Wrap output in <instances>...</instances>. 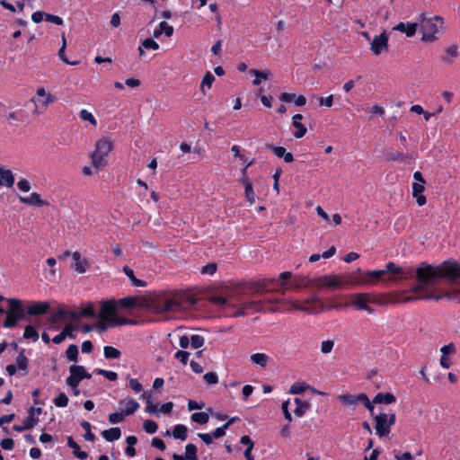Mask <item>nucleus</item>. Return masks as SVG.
<instances>
[{
	"instance_id": "nucleus-1",
	"label": "nucleus",
	"mask_w": 460,
	"mask_h": 460,
	"mask_svg": "<svg viewBox=\"0 0 460 460\" xmlns=\"http://www.w3.org/2000/svg\"><path fill=\"white\" fill-rule=\"evenodd\" d=\"M440 279H446L451 282L460 279V263L456 260H447L439 265L434 266L427 262H421L416 268V279L418 285L410 290L411 295L403 298L404 302L411 300H435L439 301L444 297L452 298L449 293H438L435 288L436 282Z\"/></svg>"
},
{
	"instance_id": "nucleus-2",
	"label": "nucleus",
	"mask_w": 460,
	"mask_h": 460,
	"mask_svg": "<svg viewBox=\"0 0 460 460\" xmlns=\"http://www.w3.org/2000/svg\"><path fill=\"white\" fill-rule=\"evenodd\" d=\"M384 276V271H363L361 269L344 274H330L314 278L309 285L332 290L345 289L354 286H374Z\"/></svg>"
},
{
	"instance_id": "nucleus-3",
	"label": "nucleus",
	"mask_w": 460,
	"mask_h": 460,
	"mask_svg": "<svg viewBox=\"0 0 460 460\" xmlns=\"http://www.w3.org/2000/svg\"><path fill=\"white\" fill-rule=\"evenodd\" d=\"M141 306L155 314L179 313L184 308L180 299L165 292L145 300Z\"/></svg>"
},
{
	"instance_id": "nucleus-4",
	"label": "nucleus",
	"mask_w": 460,
	"mask_h": 460,
	"mask_svg": "<svg viewBox=\"0 0 460 460\" xmlns=\"http://www.w3.org/2000/svg\"><path fill=\"white\" fill-rule=\"evenodd\" d=\"M237 289L238 292L243 295H255L266 292H277L281 294L279 281L275 278H264L243 282L238 286Z\"/></svg>"
},
{
	"instance_id": "nucleus-5",
	"label": "nucleus",
	"mask_w": 460,
	"mask_h": 460,
	"mask_svg": "<svg viewBox=\"0 0 460 460\" xmlns=\"http://www.w3.org/2000/svg\"><path fill=\"white\" fill-rule=\"evenodd\" d=\"M350 305L358 311H365L369 314H375L376 311L370 305H381L385 304L383 295L374 292H361L350 295Z\"/></svg>"
},
{
	"instance_id": "nucleus-6",
	"label": "nucleus",
	"mask_w": 460,
	"mask_h": 460,
	"mask_svg": "<svg viewBox=\"0 0 460 460\" xmlns=\"http://www.w3.org/2000/svg\"><path fill=\"white\" fill-rule=\"evenodd\" d=\"M420 23V30L423 32L421 40L425 42H432L437 40L436 33H438L443 27L444 19L439 15L426 19L424 14H421Z\"/></svg>"
},
{
	"instance_id": "nucleus-7",
	"label": "nucleus",
	"mask_w": 460,
	"mask_h": 460,
	"mask_svg": "<svg viewBox=\"0 0 460 460\" xmlns=\"http://www.w3.org/2000/svg\"><path fill=\"white\" fill-rule=\"evenodd\" d=\"M112 148L113 143L107 137H102L96 142L95 150L91 155V160L97 171L106 165V157Z\"/></svg>"
},
{
	"instance_id": "nucleus-8",
	"label": "nucleus",
	"mask_w": 460,
	"mask_h": 460,
	"mask_svg": "<svg viewBox=\"0 0 460 460\" xmlns=\"http://www.w3.org/2000/svg\"><path fill=\"white\" fill-rule=\"evenodd\" d=\"M7 303L9 307L3 326L4 328H13L18 321L24 318L25 311L22 300L18 298H8Z\"/></svg>"
},
{
	"instance_id": "nucleus-9",
	"label": "nucleus",
	"mask_w": 460,
	"mask_h": 460,
	"mask_svg": "<svg viewBox=\"0 0 460 460\" xmlns=\"http://www.w3.org/2000/svg\"><path fill=\"white\" fill-rule=\"evenodd\" d=\"M271 310L270 302L264 303L261 300L243 301L240 307L234 311V316H243L256 312H265Z\"/></svg>"
},
{
	"instance_id": "nucleus-10",
	"label": "nucleus",
	"mask_w": 460,
	"mask_h": 460,
	"mask_svg": "<svg viewBox=\"0 0 460 460\" xmlns=\"http://www.w3.org/2000/svg\"><path fill=\"white\" fill-rule=\"evenodd\" d=\"M295 309L306 312L308 314H318L323 309V303L317 296H311L303 301L296 300L292 303Z\"/></svg>"
},
{
	"instance_id": "nucleus-11",
	"label": "nucleus",
	"mask_w": 460,
	"mask_h": 460,
	"mask_svg": "<svg viewBox=\"0 0 460 460\" xmlns=\"http://www.w3.org/2000/svg\"><path fill=\"white\" fill-rule=\"evenodd\" d=\"M92 375L88 373L84 366L72 365L69 367V376L66 378L68 386H78L84 379H90Z\"/></svg>"
},
{
	"instance_id": "nucleus-12",
	"label": "nucleus",
	"mask_w": 460,
	"mask_h": 460,
	"mask_svg": "<svg viewBox=\"0 0 460 460\" xmlns=\"http://www.w3.org/2000/svg\"><path fill=\"white\" fill-rule=\"evenodd\" d=\"M379 271H384V275L386 273L397 275L401 280L416 278V269L414 270L412 267L402 268L392 261L385 265V270H379Z\"/></svg>"
},
{
	"instance_id": "nucleus-13",
	"label": "nucleus",
	"mask_w": 460,
	"mask_h": 460,
	"mask_svg": "<svg viewBox=\"0 0 460 460\" xmlns=\"http://www.w3.org/2000/svg\"><path fill=\"white\" fill-rule=\"evenodd\" d=\"M102 307L99 313V318L102 322H111L116 317L117 311L119 310L115 299L102 301Z\"/></svg>"
},
{
	"instance_id": "nucleus-14",
	"label": "nucleus",
	"mask_w": 460,
	"mask_h": 460,
	"mask_svg": "<svg viewBox=\"0 0 460 460\" xmlns=\"http://www.w3.org/2000/svg\"><path fill=\"white\" fill-rule=\"evenodd\" d=\"M389 38L385 31H383L379 35H376L370 42V50L376 56L382 54L388 49Z\"/></svg>"
},
{
	"instance_id": "nucleus-15",
	"label": "nucleus",
	"mask_w": 460,
	"mask_h": 460,
	"mask_svg": "<svg viewBox=\"0 0 460 460\" xmlns=\"http://www.w3.org/2000/svg\"><path fill=\"white\" fill-rule=\"evenodd\" d=\"M292 273L290 271H283L279 274L278 281H279V288L281 295L284 296L288 289H298L301 286L295 280H291Z\"/></svg>"
},
{
	"instance_id": "nucleus-16",
	"label": "nucleus",
	"mask_w": 460,
	"mask_h": 460,
	"mask_svg": "<svg viewBox=\"0 0 460 460\" xmlns=\"http://www.w3.org/2000/svg\"><path fill=\"white\" fill-rule=\"evenodd\" d=\"M71 255L75 264L72 266L74 270L80 274L85 273L90 268V263L87 259H82L81 253L79 252H70L69 251H66L63 256Z\"/></svg>"
},
{
	"instance_id": "nucleus-17",
	"label": "nucleus",
	"mask_w": 460,
	"mask_h": 460,
	"mask_svg": "<svg viewBox=\"0 0 460 460\" xmlns=\"http://www.w3.org/2000/svg\"><path fill=\"white\" fill-rule=\"evenodd\" d=\"M375 422L376 433L378 437L383 438L390 433L391 426L388 425L386 413H379L376 415L375 417Z\"/></svg>"
},
{
	"instance_id": "nucleus-18",
	"label": "nucleus",
	"mask_w": 460,
	"mask_h": 460,
	"mask_svg": "<svg viewBox=\"0 0 460 460\" xmlns=\"http://www.w3.org/2000/svg\"><path fill=\"white\" fill-rule=\"evenodd\" d=\"M266 147L270 149L277 157L283 158L286 163L294 161L293 155L290 152H287L286 148L283 146H275L272 144H266Z\"/></svg>"
},
{
	"instance_id": "nucleus-19",
	"label": "nucleus",
	"mask_w": 460,
	"mask_h": 460,
	"mask_svg": "<svg viewBox=\"0 0 460 460\" xmlns=\"http://www.w3.org/2000/svg\"><path fill=\"white\" fill-rule=\"evenodd\" d=\"M49 305L43 302H36L26 307L25 314L29 315H42L48 312Z\"/></svg>"
},
{
	"instance_id": "nucleus-20",
	"label": "nucleus",
	"mask_w": 460,
	"mask_h": 460,
	"mask_svg": "<svg viewBox=\"0 0 460 460\" xmlns=\"http://www.w3.org/2000/svg\"><path fill=\"white\" fill-rule=\"evenodd\" d=\"M418 28V23L412 22V23H404L402 22L396 24L393 30L397 31L402 33H405L407 37H413L416 33Z\"/></svg>"
},
{
	"instance_id": "nucleus-21",
	"label": "nucleus",
	"mask_w": 460,
	"mask_h": 460,
	"mask_svg": "<svg viewBox=\"0 0 460 460\" xmlns=\"http://www.w3.org/2000/svg\"><path fill=\"white\" fill-rule=\"evenodd\" d=\"M279 100L284 102H294L296 106H304L306 103V98L304 95L296 96L295 93H282L279 95Z\"/></svg>"
},
{
	"instance_id": "nucleus-22",
	"label": "nucleus",
	"mask_w": 460,
	"mask_h": 460,
	"mask_svg": "<svg viewBox=\"0 0 460 460\" xmlns=\"http://www.w3.org/2000/svg\"><path fill=\"white\" fill-rule=\"evenodd\" d=\"M243 178L242 179V182L244 185V193L245 198L250 203V205H252L255 202V194L252 188V183L251 181L245 176L246 173V168L243 171Z\"/></svg>"
},
{
	"instance_id": "nucleus-23",
	"label": "nucleus",
	"mask_w": 460,
	"mask_h": 460,
	"mask_svg": "<svg viewBox=\"0 0 460 460\" xmlns=\"http://www.w3.org/2000/svg\"><path fill=\"white\" fill-rule=\"evenodd\" d=\"M425 183L413 182L412 183V195L416 199V202L419 206H423L427 202L426 197L422 194L425 188Z\"/></svg>"
},
{
	"instance_id": "nucleus-24",
	"label": "nucleus",
	"mask_w": 460,
	"mask_h": 460,
	"mask_svg": "<svg viewBox=\"0 0 460 460\" xmlns=\"http://www.w3.org/2000/svg\"><path fill=\"white\" fill-rule=\"evenodd\" d=\"M14 183V176L11 170L0 166V185L12 187Z\"/></svg>"
},
{
	"instance_id": "nucleus-25",
	"label": "nucleus",
	"mask_w": 460,
	"mask_h": 460,
	"mask_svg": "<svg viewBox=\"0 0 460 460\" xmlns=\"http://www.w3.org/2000/svg\"><path fill=\"white\" fill-rule=\"evenodd\" d=\"M119 309H133L137 306V296H126L116 300Z\"/></svg>"
},
{
	"instance_id": "nucleus-26",
	"label": "nucleus",
	"mask_w": 460,
	"mask_h": 460,
	"mask_svg": "<svg viewBox=\"0 0 460 460\" xmlns=\"http://www.w3.org/2000/svg\"><path fill=\"white\" fill-rule=\"evenodd\" d=\"M119 404L120 406L125 405V409L122 411L126 416L133 414L140 407L139 403L132 398L120 400Z\"/></svg>"
},
{
	"instance_id": "nucleus-27",
	"label": "nucleus",
	"mask_w": 460,
	"mask_h": 460,
	"mask_svg": "<svg viewBox=\"0 0 460 460\" xmlns=\"http://www.w3.org/2000/svg\"><path fill=\"white\" fill-rule=\"evenodd\" d=\"M173 31V27L164 21L161 22L158 27L155 29L153 35L155 38H159L162 34H164L166 37H172Z\"/></svg>"
},
{
	"instance_id": "nucleus-28",
	"label": "nucleus",
	"mask_w": 460,
	"mask_h": 460,
	"mask_svg": "<svg viewBox=\"0 0 460 460\" xmlns=\"http://www.w3.org/2000/svg\"><path fill=\"white\" fill-rule=\"evenodd\" d=\"M67 446L73 449V454L75 457L81 460H84L88 457V454L85 451L80 449L79 445L74 440L73 437L68 436L66 438Z\"/></svg>"
},
{
	"instance_id": "nucleus-29",
	"label": "nucleus",
	"mask_w": 460,
	"mask_h": 460,
	"mask_svg": "<svg viewBox=\"0 0 460 460\" xmlns=\"http://www.w3.org/2000/svg\"><path fill=\"white\" fill-rule=\"evenodd\" d=\"M125 275L130 279L131 285L134 287L144 288L147 285L145 280L136 278L134 271L128 266H124L122 269Z\"/></svg>"
},
{
	"instance_id": "nucleus-30",
	"label": "nucleus",
	"mask_w": 460,
	"mask_h": 460,
	"mask_svg": "<svg viewBox=\"0 0 460 460\" xmlns=\"http://www.w3.org/2000/svg\"><path fill=\"white\" fill-rule=\"evenodd\" d=\"M102 438L108 442L118 440L121 437V429L119 427L111 428L102 432Z\"/></svg>"
},
{
	"instance_id": "nucleus-31",
	"label": "nucleus",
	"mask_w": 460,
	"mask_h": 460,
	"mask_svg": "<svg viewBox=\"0 0 460 460\" xmlns=\"http://www.w3.org/2000/svg\"><path fill=\"white\" fill-rule=\"evenodd\" d=\"M396 402V397L390 393H378L376 394V396L373 399V402L377 403H385V404H391Z\"/></svg>"
},
{
	"instance_id": "nucleus-32",
	"label": "nucleus",
	"mask_w": 460,
	"mask_h": 460,
	"mask_svg": "<svg viewBox=\"0 0 460 460\" xmlns=\"http://www.w3.org/2000/svg\"><path fill=\"white\" fill-rule=\"evenodd\" d=\"M362 394H341L339 395V400L347 406H354L355 404L360 402Z\"/></svg>"
},
{
	"instance_id": "nucleus-33",
	"label": "nucleus",
	"mask_w": 460,
	"mask_h": 460,
	"mask_svg": "<svg viewBox=\"0 0 460 460\" xmlns=\"http://www.w3.org/2000/svg\"><path fill=\"white\" fill-rule=\"evenodd\" d=\"M295 403L296 405V409L294 410L295 415L297 417H302L305 414V412L310 408V403L308 402L302 401L300 398H295Z\"/></svg>"
},
{
	"instance_id": "nucleus-34",
	"label": "nucleus",
	"mask_w": 460,
	"mask_h": 460,
	"mask_svg": "<svg viewBox=\"0 0 460 460\" xmlns=\"http://www.w3.org/2000/svg\"><path fill=\"white\" fill-rule=\"evenodd\" d=\"M251 362L255 365H259L261 367H265L270 361V357L265 353H254L250 357Z\"/></svg>"
},
{
	"instance_id": "nucleus-35",
	"label": "nucleus",
	"mask_w": 460,
	"mask_h": 460,
	"mask_svg": "<svg viewBox=\"0 0 460 460\" xmlns=\"http://www.w3.org/2000/svg\"><path fill=\"white\" fill-rule=\"evenodd\" d=\"M16 364H17V367L20 369V370H23L25 373V375L27 374V369H28V366H29V359L27 358V357L25 356V349H22L20 350V352L18 353L17 357H16Z\"/></svg>"
},
{
	"instance_id": "nucleus-36",
	"label": "nucleus",
	"mask_w": 460,
	"mask_h": 460,
	"mask_svg": "<svg viewBox=\"0 0 460 460\" xmlns=\"http://www.w3.org/2000/svg\"><path fill=\"white\" fill-rule=\"evenodd\" d=\"M20 200L22 203L41 207L44 205V201L40 199V194L33 192L30 197H20Z\"/></svg>"
},
{
	"instance_id": "nucleus-37",
	"label": "nucleus",
	"mask_w": 460,
	"mask_h": 460,
	"mask_svg": "<svg viewBox=\"0 0 460 460\" xmlns=\"http://www.w3.org/2000/svg\"><path fill=\"white\" fill-rule=\"evenodd\" d=\"M445 57H443V60L447 63V64H452L453 63V59L456 58L457 56H458V47L457 45L454 44V45H451L449 46L448 48L446 49L445 50Z\"/></svg>"
},
{
	"instance_id": "nucleus-38",
	"label": "nucleus",
	"mask_w": 460,
	"mask_h": 460,
	"mask_svg": "<svg viewBox=\"0 0 460 460\" xmlns=\"http://www.w3.org/2000/svg\"><path fill=\"white\" fill-rule=\"evenodd\" d=\"M103 355L106 359H119L121 357V351L113 346H104Z\"/></svg>"
},
{
	"instance_id": "nucleus-39",
	"label": "nucleus",
	"mask_w": 460,
	"mask_h": 460,
	"mask_svg": "<svg viewBox=\"0 0 460 460\" xmlns=\"http://www.w3.org/2000/svg\"><path fill=\"white\" fill-rule=\"evenodd\" d=\"M64 318H70L73 320H77V319H79L78 312L66 311V310L60 309L56 313L52 321L56 322L58 319H64Z\"/></svg>"
},
{
	"instance_id": "nucleus-40",
	"label": "nucleus",
	"mask_w": 460,
	"mask_h": 460,
	"mask_svg": "<svg viewBox=\"0 0 460 460\" xmlns=\"http://www.w3.org/2000/svg\"><path fill=\"white\" fill-rule=\"evenodd\" d=\"M188 429L183 424H177L172 429V436L174 438L185 440L187 438Z\"/></svg>"
},
{
	"instance_id": "nucleus-41",
	"label": "nucleus",
	"mask_w": 460,
	"mask_h": 460,
	"mask_svg": "<svg viewBox=\"0 0 460 460\" xmlns=\"http://www.w3.org/2000/svg\"><path fill=\"white\" fill-rule=\"evenodd\" d=\"M250 73L254 75L255 78L252 81L254 85H259L261 83V80H267L269 78V72L260 71L256 69H251Z\"/></svg>"
},
{
	"instance_id": "nucleus-42",
	"label": "nucleus",
	"mask_w": 460,
	"mask_h": 460,
	"mask_svg": "<svg viewBox=\"0 0 460 460\" xmlns=\"http://www.w3.org/2000/svg\"><path fill=\"white\" fill-rule=\"evenodd\" d=\"M66 357L69 361L77 362L78 360V347L75 344H71L66 350Z\"/></svg>"
},
{
	"instance_id": "nucleus-43",
	"label": "nucleus",
	"mask_w": 460,
	"mask_h": 460,
	"mask_svg": "<svg viewBox=\"0 0 460 460\" xmlns=\"http://www.w3.org/2000/svg\"><path fill=\"white\" fill-rule=\"evenodd\" d=\"M190 420L193 422L203 425L206 424L209 420V415L207 412H194L190 416Z\"/></svg>"
},
{
	"instance_id": "nucleus-44",
	"label": "nucleus",
	"mask_w": 460,
	"mask_h": 460,
	"mask_svg": "<svg viewBox=\"0 0 460 460\" xmlns=\"http://www.w3.org/2000/svg\"><path fill=\"white\" fill-rule=\"evenodd\" d=\"M385 155L386 160H388V161L402 162L407 158V155L400 151L387 152Z\"/></svg>"
},
{
	"instance_id": "nucleus-45",
	"label": "nucleus",
	"mask_w": 460,
	"mask_h": 460,
	"mask_svg": "<svg viewBox=\"0 0 460 460\" xmlns=\"http://www.w3.org/2000/svg\"><path fill=\"white\" fill-rule=\"evenodd\" d=\"M96 316L95 310L93 308V305L89 303L85 307L82 309L81 312L78 313V318L80 317H91L93 318Z\"/></svg>"
},
{
	"instance_id": "nucleus-46",
	"label": "nucleus",
	"mask_w": 460,
	"mask_h": 460,
	"mask_svg": "<svg viewBox=\"0 0 460 460\" xmlns=\"http://www.w3.org/2000/svg\"><path fill=\"white\" fill-rule=\"evenodd\" d=\"M186 460H196L197 457V447L194 444H187L185 447Z\"/></svg>"
},
{
	"instance_id": "nucleus-47",
	"label": "nucleus",
	"mask_w": 460,
	"mask_h": 460,
	"mask_svg": "<svg viewBox=\"0 0 460 460\" xmlns=\"http://www.w3.org/2000/svg\"><path fill=\"white\" fill-rule=\"evenodd\" d=\"M205 343V339L202 335L193 334L190 336V346L192 349H197L201 348Z\"/></svg>"
},
{
	"instance_id": "nucleus-48",
	"label": "nucleus",
	"mask_w": 460,
	"mask_h": 460,
	"mask_svg": "<svg viewBox=\"0 0 460 460\" xmlns=\"http://www.w3.org/2000/svg\"><path fill=\"white\" fill-rule=\"evenodd\" d=\"M215 81V76L208 71L204 75L201 84L200 90L205 93V87L207 86L208 89L211 88L213 82Z\"/></svg>"
},
{
	"instance_id": "nucleus-49",
	"label": "nucleus",
	"mask_w": 460,
	"mask_h": 460,
	"mask_svg": "<svg viewBox=\"0 0 460 460\" xmlns=\"http://www.w3.org/2000/svg\"><path fill=\"white\" fill-rule=\"evenodd\" d=\"M23 338L26 340L32 339L33 341H37L39 338L37 330L32 325H27L24 329Z\"/></svg>"
},
{
	"instance_id": "nucleus-50",
	"label": "nucleus",
	"mask_w": 460,
	"mask_h": 460,
	"mask_svg": "<svg viewBox=\"0 0 460 460\" xmlns=\"http://www.w3.org/2000/svg\"><path fill=\"white\" fill-rule=\"evenodd\" d=\"M79 118L82 120L89 121L93 126L97 125V120L94 118V116L92 114V112L88 111L85 109H83V110L80 111Z\"/></svg>"
},
{
	"instance_id": "nucleus-51",
	"label": "nucleus",
	"mask_w": 460,
	"mask_h": 460,
	"mask_svg": "<svg viewBox=\"0 0 460 460\" xmlns=\"http://www.w3.org/2000/svg\"><path fill=\"white\" fill-rule=\"evenodd\" d=\"M65 49H66V39H65V36H63V45L60 48V49L58 50L59 58L66 64L72 65V66L78 65L80 63L79 61H69L67 59L66 53H65Z\"/></svg>"
},
{
	"instance_id": "nucleus-52",
	"label": "nucleus",
	"mask_w": 460,
	"mask_h": 460,
	"mask_svg": "<svg viewBox=\"0 0 460 460\" xmlns=\"http://www.w3.org/2000/svg\"><path fill=\"white\" fill-rule=\"evenodd\" d=\"M95 372L98 375L104 376L109 381H116L118 379V374L114 371L98 368L95 370Z\"/></svg>"
},
{
	"instance_id": "nucleus-53",
	"label": "nucleus",
	"mask_w": 460,
	"mask_h": 460,
	"mask_svg": "<svg viewBox=\"0 0 460 460\" xmlns=\"http://www.w3.org/2000/svg\"><path fill=\"white\" fill-rule=\"evenodd\" d=\"M144 430L148 434H154L158 429V424L151 420H146L143 425Z\"/></svg>"
},
{
	"instance_id": "nucleus-54",
	"label": "nucleus",
	"mask_w": 460,
	"mask_h": 460,
	"mask_svg": "<svg viewBox=\"0 0 460 460\" xmlns=\"http://www.w3.org/2000/svg\"><path fill=\"white\" fill-rule=\"evenodd\" d=\"M292 125L296 128V131L294 132L296 138H302L306 134L307 129L301 122L292 123Z\"/></svg>"
},
{
	"instance_id": "nucleus-55",
	"label": "nucleus",
	"mask_w": 460,
	"mask_h": 460,
	"mask_svg": "<svg viewBox=\"0 0 460 460\" xmlns=\"http://www.w3.org/2000/svg\"><path fill=\"white\" fill-rule=\"evenodd\" d=\"M54 404L57 407L64 408L66 407L68 404V397L66 394L60 393L55 399H54Z\"/></svg>"
},
{
	"instance_id": "nucleus-56",
	"label": "nucleus",
	"mask_w": 460,
	"mask_h": 460,
	"mask_svg": "<svg viewBox=\"0 0 460 460\" xmlns=\"http://www.w3.org/2000/svg\"><path fill=\"white\" fill-rule=\"evenodd\" d=\"M40 420L35 414L28 410V416L25 418L24 422L28 427L32 429L39 423Z\"/></svg>"
},
{
	"instance_id": "nucleus-57",
	"label": "nucleus",
	"mask_w": 460,
	"mask_h": 460,
	"mask_svg": "<svg viewBox=\"0 0 460 460\" xmlns=\"http://www.w3.org/2000/svg\"><path fill=\"white\" fill-rule=\"evenodd\" d=\"M306 389V385L305 383H295L291 385L289 389V393L292 394H299L305 392Z\"/></svg>"
},
{
	"instance_id": "nucleus-58",
	"label": "nucleus",
	"mask_w": 460,
	"mask_h": 460,
	"mask_svg": "<svg viewBox=\"0 0 460 460\" xmlns=\"http://www.w3.org/2000/svg\"><path fill=\"white\" fill-rule=\"evenodd\" d=\"M125 416L126 415L123 413V411L112 412V413L109 414V421L111 424L120 423L123 421Z\"/></svg>"
},
{
	"instance_id": "nucleus-59",
	"label": "nucleus",
	"mask_w": 460,
	"mask_h": 460,
	"mask_svg": "<svg viewBox=\"0 0 460 460\" xmlns=\"http://www.w3.org/2000/svg\"><path fill=\"white\" fill-rule=\"evenodd\" d=\"M142 47L146 49H159V44L151 38H147L142 41Z\"/></svg>"
},
{
	"instance_id": "nucleus-60",
	"label": "nucleus",
	"mask_w": 460,
	"mask_h": 460,
	"mask_svg": "<svg viewBox=\"0 0 460 460\" xmlns=\"http://www.w3.org/2000/svg\"><path fill=\"white\" fill-rule=\"evenodd\" d=\"M334 347V341L332 340L323 341L321 343V352L323 354H328L332 352Z\"/></svg>"
},
{
	"instance_id": "nucleus-61",
	"label": "nucleus",
	"mask_w": 460,
	"mask_h": 460,
	"mask_svg": "<svg viewBox=\"0 0 460 460\" xmlns=\"http://www.w3.org/2000/svg\"><path fill=\"white\" fill-rule=\"evenodd\" d=\"M190 355V352H188L186 350H178L174 354V358L179 359L183 365H186L189 360Z\"/></svg>"
},
{
	"instance_id": "nucleus-62",
	"label": "nucleus",
	"mask_w": 460,
	"mask_h": 460,
	"mask_svg": "<svg viewBox=\"0 0 460 460\" xmlns=\"http://www.w3.org/2000/svg\"><path fill=\"white\" fill-rule=\"evenodd\" d=\"M204 380L209 385H216L218 383V376L215 372H208L203 376Z\"/></svg>"
},
{
	"instance_id": "nucleus-63",
	"label": "nucleus",
	"mask_w": 460,
	"mask_h": 460,
	"mask_svg": "<svg viewBox=\"0 0 460 460\" xmlns=\"http://www.w3.org/2000/svg\"><path fill=\"white\" fill-rule=\"evenodd\" d=\"M288 405H289V400H287V401L283 402L282 405H281V410L283 411L285 419L288 422H291L292 421V415H291V413L289 411Z\"/></svg>"
},
{
	"instance_id": "nucleus-64",
	"label": "nucleus",
	"mask_w": 460,
	"mask_h": 460,
	"mask_svg": "<svg viewBox=\"0 0 460 460\" xmlns=\"http://www.w3.org/2000/svg\"><path fill=\"white\" fill-rule=\"evenodd\" d=\"M129 387L135 392L139 393L143 390V385L137 378H129Z\"/></svg>"
}]
</instances>
